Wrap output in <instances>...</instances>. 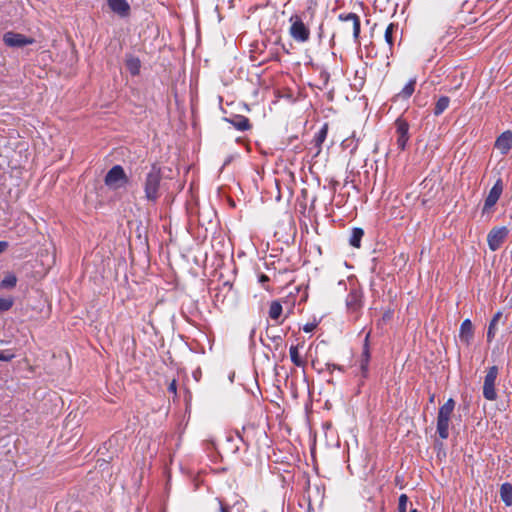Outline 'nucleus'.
Wrapping results in <instances>:
<instances>
[{"label":"nucleus","mask_w":512,"mask_h":512,"mask_svg":"<svg viewBox=\"0 0 512 512\" xmlns=\"http://www.w3.org/2000/svg\"><path fill=\"white\" fill-rule=\"evenodd\" d=\"M161 178V169L158 166L153 165L150 171L146 174L143 182V189L147 201L156 203L159 199Z\"/></svg>","instance_id":"obj_1"},{"label":"nucleus","mask_w":512,"mask_h":512,"mask_svg":"<svg viewBox=\"0 0 512 512\" xmlns=\"http://www.w3.org/2000/svg\"><path fill=\"white\" fill-rule=\"evenodd\" d=\"M104 181L110 189L117 190L125 187L129 180L123 167L115 165L107 172Z\"/></svg>","instance_id":"obj_2"},{"label":"nucleus","mask_w":512,"mask_h":512,"mask_svg":"<svg viewBox=\"0 0 512 512\" xmlns=\"http://www.w3.org/2000/svg\"><path fill=\"white\" fill-rule=\"evenodd\" d=\"M291 26L289 28L290 36L299 43H305L310 38V30L304 24L298 15H292L289 19Z\"/></svg>","instance_id":"obj_3"},{"label":"nucleus","mask_w":512,"mask_h":512,"mask_svg":"<svg viewBox=\"0 0 512 512\" xmlns=\"http://www.w3.org/2000/svg\"><path fill=\"white\" fill-rule=\"evenodd\" d=\"M363 306V295L357 289L351 290L346 297L347 312L352 321H357Z\"/></svg>","instance_id":"obj_4"},{"label":"nucleus","mask_w":512,"mask_h":512,"mask_svg":"<svg viewBox=\"0 0 512 512\" xmlns=\"http://www.w3.org/2000/svg\"><path fill=\"white\" fill-rule=\"evenodd\" d=\"M498 377V367L491 366L485 375L483 384V396L489 401L497 399V392L495 389L496 380Z\"/></svg>","instance_id":"obj_5"},{"label":"nucleus","mask_w":512,"mask_h":512,"mask_svg":"<svg viewBox=\"0 0 512 512\" xmlns=\"http://www.w3.org/2000/svg\"><path fill=\"white\" fill-rule=\"evenodd\" d=\"M508 234L509 230L505 226L492 228L487 235V243L489 249L491 251L498 250L505 242L506 238L508 237Z\"/></svg>","instance_id":"obj_6"},{"label":"nucleus","mask_w":512,"mask_h":512,"mask_svg":"<svg viewBox=\"0 0 512 512\" xmlns=\"http://www.w3.org/2000/svg\"><path fill=\"white\" fill-rule=\"evenodd\" d=\"M3 42L8 47L21 48L26 45L33 44L35 40L33 38L26 37L23 34L9 31L3 35Z\"/></svg>","instance_id":"obj_7"},{"label":"nucleus","mask_w":512,"mask_h":512,"mask_svg":"<svg viewBox=\"0 0 512 512\" xmlns=\"http://www.w3.org/2000/svg\"><path fill=\"white\" fill-rule=\"evenodd\" d=\"M503 192V183L501 179H498L493 187L490 189L482 209V213H488L494 207V205L499 200L501 194Z\"/></svg>","instance_id":"obj_8"},{"label":"nucleus","mask_w":512,"mask_h":512,"mask_svg":"<svg viewBox=\"0 0 512 512\" xmlns=\"http://www.w3.org/2000/svg\"><path fill=\"white\" fill-rule=\"evenodd\" d=\"M339 20L345 22V30L351 31L354 41L358 42L359 34H360V18L355 13H347V14H340Z\"/></svg>","instance_id":"obj_9"},{"label":"nucleus","mask_w":512,"mask_h":512,"mask_svg":"<svg viewBox=\"0 0 512 512\" xmlns=\"http://www.w3.org/2000/svg\"><path fill=\"white\" fill-rule=\"evenodd\" d=\"M396 133H397V146L400 150H404L406 148L407 142L409 140V124L406 120L402 118H398L395 122Z\"/></svg>","instance_id":"obj_10"},{"label":"nucleus","mask_w":512,"mask_h":512,"mask_svg":"<svg viewBox=\"0 0 512 512\" xmlns=\"http://www.w3.org/2000/svg\"><path fill=\"white\" fill-rule=\"evenodd\" d=\"M494 147L501 155H506L512 149V132L510 130L504 131L497 137Z\"/></svg>","instance_id":"obj_11"},{"label":"nucleus","mask_w":512,"mask_h":512,"mask_svg":"<svg viewBox=\"0 0 512 512\" xmlns=\"http://www.w3.org/2000/svg\"><path fill=\"white\" fill-rule=\"evenodd\" d=\"M369 338L370 333H368L365 336L364 344H363V351L360 358V370L362 376L365 378L368 375V367H369V361H370V348H369Z\"/></svg>","instance_id":"obj_12"},{"label":"nucleus","mask_w":512,"mask_h":512,"mask_svg":"<svg viewBox=\"0 0 512 512\" xmlns=\"http://www.w3.org/2000/svg\"><path fill=\"white\" fill-rule=\"evenodd\" d=\"M220 512H246V502L243 499H236L233 504L217 499Z\"/></svg>","instance_id":"obj_13"},{"label":"nucleus","mask_w":512,"mask_h":512,"mask_svg":"<svg viewBox=\"0 0 512 512\" xmlns=\"http://www.w3.org/2000/svg\"><path fill=\"white\" fill-rule=\"evenodd\" d=\"M107 3L109 8L120 17H126L130 13V5L127 0H107Z\"/></svg>","instance_id":"obj_14"},{"label":"nucleus","mask_w":512,"mask_h":512,"mask_svg":"<svg viewBox=\"0 0 512 512\" xmlns=\"http://www.w3.org/2000/svg\"><path fill=\"white\" fill-rule=\"evenodd\" d=\"M237 130L246 131L250 128L249 119L242 115H235L227 119Z\"/></svg>","instance_id":"obj_15"},{"label":"nucleus","mask_w":512,"mask_h":512,"mask_svg":"<svg viewBox=\"0 0 512 512\" xmlns=\"http://www.w3.org/2000/svg\"><path fill=\"white\" fill-rule=\"evenodd\" d=\"M460 338L462 341L469 343L473 337V327L469 319L464 320L460 326Z\"/></svg>","instance_id":"obj_16"},{"label":"nucleus","mask_w":512,"mask_h":512,"mask_svg":"<svg viewBox=\"0 0 512 512\" xmlns=\"http://www.w3.org/2000/svg\"><path fill=\"white\" fill-rule=\"evenodd\" d=\"M455 408V401L452 398H449L438 411V416L440 418H451V415Z\"/></svg>","instance_id":"obj_17"},{"label":"nucleus","mask_w":512,"mask_h":512,"mask_svg":"<svg viewBox=\"0 0 512 512\" xmlns=\"http://www.w3.org/2000/svg\"><path fill=\"white\" fill-rule=\"evenodd\" d=\"M449 423L450 419L437 417V433L441 439L449 437Z\"/></svg>","instance_id":"obj_18"},{"label":"nucleus","mask_w":512,"mask_h":512,"mask_svg":"<svg viewBox=\"0 0 512 512\" xmlns=\"http://www.w3.org/2000/svg\"><path fill=\"white\" fill-rule=\"evenodd\" d=\"M501 317H502V312L498 311L491 319L489 326H488V330H487V341L488 342H491L493 340V338L495 337L496 331H497L496 326H497L499 320L501 319Z\"/></svg>","instance_id":"obj_19"},{"label":"nucleus","mask_w":512,"mask_h":512,"mask_svg":"<svg viewBox=\"0 0 512 512\" xmlns=\"http://www.w3.org/2000/svg\"><path fill=\"white\" fill-rule=\"evenodd\" d=\"M500 497L506 506L512 505V486H511V484L504 483L501 485Z\"/></svg>","instance_id":"obj_20"},{"label":"nucleus","mask_w":512,"mask_h":512,"mask_svg":"<svg viewBox=\"0 0 512 512\" xmlns=\"http://www.w3.org/2000/svg\"><path fill=\"white\" fill-rule=\"evenodd\" d=\"M126 68L131 75L136 76L140 72L141 63L138 58L130 57L126 60Z\"/></svg>","instance_id":"obj_21"},{"label":"nucleus","mask_w":512,"mask_h":512,"mask_svg":"<svg viewBox=\"0 0 512 512\" xmlns=\"http://www.w3.org/2000/svg\"><path fill=\"white\" fill-rule=\"evenodd\" d=\"M416 78H412L409 82L404 86L401 92L398 94V97L401 99H408L412 96L415 90Z\"/></svg>","instance_id":"obj_22"},{"label":"nucleus","mask_w":512,"mask_h":512,"mask_svg":"<svg viewBox=\"0 0 512 512\" xmlns=\"http://www.w3.org/2000/svg\"><path fill=\"white\" fill-rule=\"evenodd\" d=\"M363 235L364 231L361 228H353L349 238L350 245L359 248Z\"/></svg>","instance_id":"obj_23"},{"label":"nucleus","mask_w":512,"mask_h":512,"mask_svg":"<svg viewBox=\"0 0 512 512\" xmlns=\"http://www.w3.org/2000/svg\"><path fill=\"white\" fill-rule=\"evenodd\" d=\"M449 103H450V99L448 97H446V96L440 97L436 102V105L434 108V114L436 116L442 114L448 108Z\"/></svg>","instance_id":"obj_24"},{"label":"nucleus","mask_w":512,"mask_h":512,"mask_svg":"<svg viewBox=\"0 0 512 512\" xmlns=\"http://www.w3.org/2000/svg\"><path fill=\"white\" fill-rule=\"evenodd\" d=\"M282 305L278 301H273L269 307V317L273 320H278L282 314Z\"/></svg>","instance_id":"obj_25"},{"label":"nucleus","mask_w":512,"mask_h":512,"mask_svg":"<svg viewBox=\"0 0 512 512\" xmlns=\"http://www.w3.org/2000/svg\"><path fill=\"white\" fill-rule=\"evenodd\" d=\"M289 355L292 363L297 367H302L304 365V361L301 359L299 352H298V346L292 345L289 349Z\"/></svg>","instance_id":"obj_26"},{"label":"nucleus","mask_w":512,"mask_h":512,"mask_svg":"<svg viewBox=\"0 0 512 512\" xmlns=\"http://www.w3.org/2000/svg\"><path fill=\"white\" fill-rule=\"evenodd\" d=\"M17 277L13 273H7L0 283L1 288L11 289L16 286Z\"/></svg>","instance_id":"obj_27"},{"label":"nucleus","mask_w":512,"mask_h":512,"mask_svg":"<svg viewBox=\"0 0 512 512\" xmlns=\"http://www.w3.org/2000/svg\"><path fill=\"white\" fill-rule=\"evenodd\" d=\"M328 132L327 124L323 125V127L316 133L314 137V142L316 146H320L326 139Z\"/></svg>","instance_id":"obj_28"},{"label":"nucleus","mask_w":512,"mask_h":512,"mask_svg":"<svg viewBox=\"0 0 512 512\" xmlns=\"http://www.w3.org/2000/svg\"><path fill=\"white\" fill-rule=\"evenodd\" d=\"M395 28L396 26L393 23H391L385 30V41L390 47H392L393 45V32Z\"/></svg>","instance_id":"obj_29"},{"label":"nucleus","mask_w":512,"mask_h":512,"mask_svg":"<svg viewBox=\"0 0 512 512\" xmlns=\"http://www.w3.org/2000/svg\"><path fill=\"white\" fill-rule=\"evenodd\" d=\"M13 306L12 298H1L0 297V311H8Z\"/></svg>","instance_id":"obj_30"},{"label":"nucleus","mask_w":512,"mask_h":512,"mask_svg":"<svg viewBox=\"0 0 512 512\" xmlns=\"http://www.w3.org/2000/svg\"><path fill=\"white\" fill-rule=\"evenodd\" d=\"M408 497L406 494H401L398 503V512H406Z\"/></svg>","instance_id":"obj_31"},{"label":"nucleus","mask_w":512,"mask_h":512,"mask_svg":"<svg viewBox=\"0 0 512 512\" xmlns=\"http://www.w3.org/2000/svg\"><path fill=\"white\" fill-rule=\"evenodd\" d=\"M15 357V354L10 350H4L0 352V361L9 362Z\"/></svg>","instance_id":"obj_32"},{"label":"nucleus","mask_w":512,"mask_h":512,"mask_svg":"<svg viewBox=\"0 0 512 512\" xmlns=\"http://www.w3.org/2000/svg\"><path fill=\"white\" fill-rule=\"evenodd\" d=\"M317 326V323L315 322H311V323H306L304 326H303V331L306 332V333H310L312 332Z\"/></svg>","instance_id":"obj_33"},{"label":"nucleus","mask_w":512,"mask_h":512,"mask_svg":"<svg viewBox=\"0 0 512 512\" xmlns=\"http://www.w3.org/2000/svg\"><path fill=\"white\" fill-rule=\"evenodd\" d=\"M176 389H177V385H176V381L173 380L169 386H168V391L171 392V393H174L176 394Z\"/></svg>","instance_id":"obj_34"},{"label":"nucleus","mask_w":512,"mask_h":512,"mask_svg":"<svg viewBox=\"0 0 512 512\" xmlns=\"http://www.w3.org/2000/svg\"><path fill=\"white\" fill-rule=\"evenodd\" d=\"M8 247V242L0 241V254L3 253Z\"/></svg>","instance_id":"obj_35"},{"label":"nucleus","mask_w":512,"mask_h":512,"mask_svg":"<svg viewBox=\"0 0 512 512\" xmlns=\"http://www.w3.org/2000/svg\"><path fill=\"white\" fill-rule=\"evenodd\" d=\"M259 280L260 282H266L269 280V278L266 275H261Z\"/></svg>","instance_id":"obj_36"},{"label":"nucleus","mask_w":512,"mask_h":512,"mask_svg":"<svg viewBox=\"0 0 512 512\" xmlns=\"http://www.w3.org/2000/svg\"><path fill=\"white\" fill-rule=\"evenodd\" d=\"M327 366H328V369L333 368V369L341 370V368L339 366H337L336 364H328Z\"/></svg>","instance_id":"obj_37"},{"label":"nucleus","mask_w":512,"mask_h":512,"mask_svg":"<svg viewBox=\"0 0 512 512\" xmlns=\"http://www.w3.org/2000/svg\"><path fill=\"white\" fill-rule=\"evenodd\" d=\"M433 401H434V395H432V396L430 397V402H433Z\"/></svg>","instance_id":"obj_38"},{"label":"nucleus","mask_w":512,"mask_h":512,"mask_svg":"<svg viewBox=\"0 0 512 512\" xmlns=\"http://www.w3.org/2000/svg\"><path fill=\"white\" fill-rule=\"evenodd\" d=\"M509 304L512 306V295L511 298L509 299Z\"/></svg>","instance_id":"obj_39"},{"label":"nucleus","mask_w":512,"mask_h":512,"mask_svg":"<svg viewBox=\"0 0 512 512\" xmlns=\"http://www.w3.org/2000/svg\"><path fill=\"white\" fill-rule=\"evenodd\" d=\"M410 512H417V510L416 509H412Z\"/></svg>","instance_id":"obj_40"}]
</instances>
